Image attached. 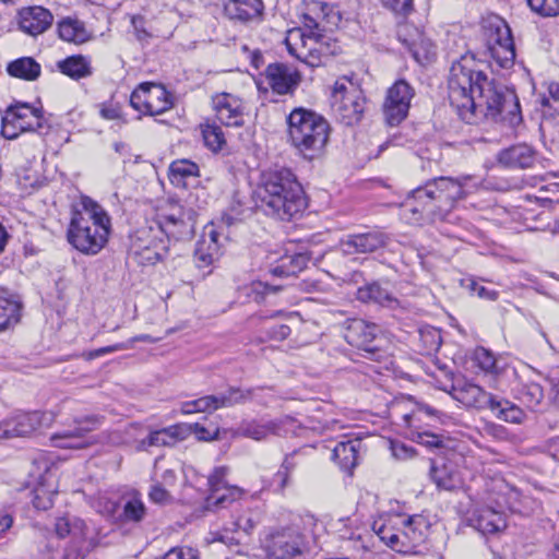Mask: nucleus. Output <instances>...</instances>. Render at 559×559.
<instances>
[{
    "mask_svg": "<svg viewBox=\"0 0 559 559\" xmlns=\"http://www.w3.org/2000/svg\"><path fill=\"white\" fill-rule=\"evenodd\" d=\"M448 87L451 106L467 123L486 118L515 127L522 121L516 95L498 87L471 57L453 62Z\"/></svg>",
    "mask_w": 559,
    "mask_h": 559,
    "instance_id": "f257e3e1",
    "label": "nucleus"
},
{
    "mask_svg": "<svg viewBox=\"0 0 559 559\" xmlns=\"http://www.w3.org/2000/svg\"><path fill=\"white\" fill-rule=\"evenodd\" d=\"M195 213L171 203L157 215L155 226L139 228L131 236L130 254L142 265H154L168 253L169 239L190 238L194 233Z\"/></svg>",
    "mask_w": 559,
    "mask_h": 559,
    "instance_id": "f03ea898",
    "label": "nucleus"
},
{
    "mask_svg": "<svg viewBox=\"0 0 559 559\" xmlns=\"http://www.w3.org/2000/svg\"><path fill=\"white\" fill-rule=\"evenodd\" d=\"M471 181L472 176H462L457 179L439 177L428 181L424 187L412 191L403 204V217L412 224L444 219L456 202L476 187L469 185Z\"/></svg>",
    "mask_w": 559,
    "mask_h": 559,
    "instance_id": "7ed1b4c3",
    "label": "nucleus"
},
{
    "mask_svg": "<svg viewBox=\"0 0 559 559\" xmlns=\"http://www.w3.org/2000/svg\"><path fill=\"white\" fill-rule=\"evenodd\" d=\"M257 205L269 216L289 221L301 214L307 201L301 185L288 168L263 170L254 190Z\"/></svg>",
    "mask_w": 559,
    "mask_h": 559,
    "instance_id": "20e7f679",
    "label": "nucleus"
},
{
    "mask_svg": "<svg viewBox=\"0 0 559 559\" xmlns=\"http://www.w3.org/2000/svg\"><path fill=\"white\" fill-rule=\"evenodd\" d=\"M72 213L68 228V241L80 252L97 254L108 242L111 219L97 202L83 197Z\"/></svg>",
    "mask_w": 559,
    "mask_h": 559,
    "instance_id": "39448f33",
    "label": "nucleus"
},
{
    "mask_svg": "<svg viewBox=\"0 0 559 559\" xmlns=\"http://www.w3.org/2000/svg\"><path fill=\"white\" fill-rule=\"evenodd\" d=\"M288 138L306 158L312 159L325 147L330 126L320 115L304 108L294 109L287 117Z\"/></svg>",
    "mask_w": 559,
    "mask_h": 559,
    "instance_id": "423d86ee",
    "label": "nucleus"
},
{
    "mask_svg": "<svg viewBox=\"0 0 559 559\" xmlns=\"http://www.w3.org/2000/svg\"><path fill=\"white\" fill-rule=\"evenodd\" d=\"M453 397L466 407L490 409L496 418L510 424H522L526 415L524 411L509 400L498 397L471 382L453 386Z\"/></svg>",
    "mask_w": 559,
    "mask_h": 559,
    "instance_id": "0eeeda50",
    "label": "nucleus"
},
{
    "mask_svg": "<svg viewBox=\"0 0 559 559\" xmlns=\"http://www.w3.org/2000/svg\"><path fill=\"white\" fill-rule=\"evenodd\" d=\"M284 43L290 56L311 68L321 66L325 57L336 53V45L329 36L308 34L304 28L289 29Z\"/></svg>",
    "mask_w": 559,
    "mask_h": 559,
    "instance_id": "6e6552de",
    "label": "nucleus"
},
{
    "mask_svg": "<svg viewBox=\"0 0 559 559\" xmlns=\"http://www.w3.org/2000/svg\"><path fill=\"white\" fill-rule=\"evenodd\" d=\"M487 50L492 60L503 69L515 61V48L509 25L499 16H491L484 23Z\"/></svg>",
    "mask_w": 559,
    "mask_h": 559,
    "instance_id": "1a4fd4ad",
    "label": "nucleus"
},
{
    "mask_svg": "<svg viewBox=\"0 0 559 559\" xmlns=\"http://www.w3.org/2000/svg\"><path fill=\"white\" fill-rule=\"evenodd\" d=\"M331 104L344 123L353 124L360 120L364 111V97L359 87L346 76L335 81Z\"/></svg>",
    "mask_w": 559,
    "mask_h": 559,
    "instance_id": "9d476101",
    "label": "nucleus"
},
{
    "mask_svg": "<svg viewBox=\"0 0 559 559\" xmlns=\"http://www.w3.org/2000/svg\"><path fill=\"white\" fill-rule=\"evenodd\" d=\"M41 109L28 104L10 106L2 117L1 133L5 139H16L22 132L36 131L43 127Z\"/></svg>",
    "mask_w": 559,
    "mask_h": 559,
    "instance_id": "9b49d317",
    "label": "nucleus"
},
{
    "mask_svg": "<svg viewBox=\"0 0 559 559\" xmlns=\"http://www.w3.org/2000/svg\"><path fill=\"white\" fill-rule=\"evenodd\" d=\"M131 106L145 115L155 116L167 111L171 106L170 94L160 84L145 82L130 96Z\"/></svg>",
    "mask_w": 559,
    "mask_h": 559,
    "instance_id": "f8f14e48",
    "label": "nucleus"
},
{
    "mask_svg": "<svg viewBox=\"0 0 559 559\" xmlns=\"http://www.w3.org/2000/svg\"><path fill=\"white\" fill-rule=\"evenodd\" d=\"M414 96L413 86L405 80H397L389 87L383 103V114L388 124L397 126L407 117Z\"/></svg>",
    "mask_w": 559,
    "mask_h": 559,
    "instance_id": "ddd939ff",
    "label": "nucleus"
},
{
    "mask_svg": "<svg viewBox=\"0 0 559 559\" xmlns=\"http://www.w3.org/2000/svg\"><path fill=\"white\" fill-rule=\"evenodd\" d=\"M406 514H389L374 521L372 530L379 539L392 550L406 555V545L404 544Z\"/></svg>",
    "mask_w": 559,
    "mask_h": 559,
    "instance_id": "4468645a",
    "label": "nucleus"
},
{
    "mask_svg": "<svg viewBox=\"0 0 559 559\" xmlns=\"http://www.w3.org/2000/svg\"><path fill=\"white\" fill-rule=\"evenodd\" d=\"M496 507H481L474 511L471 523L481 534H496L507 527V521L503 509L509 507V501L504 493H499L495 499Z\"/></svg>",
    "mask_w": 559,
    "mask_h": 559,
    "instance_id": "2eb2a0df",
    "label": "nucleus"
},
{
    "mask_svg": "<svg viewBox=\"0 0 559 559\" xmlns=\"http://www.w3.org/2000/svg\"><path fill=\"white\" fill-rule=\"evenodd\" d=\"M76 427L72 430L56 433L51 437L53 445L64 449H82L90 444L85 435L100 426V417L87 416L75 420Z\"/></svg>",
    "mask_w": 559,
    "mask_h": 559,
    "instance_id": "dca6fc26",
    "label": "nucleus"
},
{
    "mask_svg": "<svg viewBox=\"0 0 559 559\" xmlns=\"http://www.w3.org/2000/svg\"><path fill=\"white\" fill-rule=\"evenodd\" d=\"M213 109L217 119L227 127H240L243 124V103L230 94L219 93L213 99Z\"/></svg>",
    "mask_w": 559,
    "mask_h": 559,
    "instance_id": "f3484780",
    "label": "nucleus"
},
{
    "mask_svg": "<svg viewBox=\"0 0 559 559\" xmlns=\"http://www.w3.org/2000/svg\"><path fill=\"white\" fill-rule=\"evenodd\" d=\"M404 544L406 545V555L423 554L421 547L426 544L430 533V521L423 514H406Z\"/></svg>",
    "mask_w": 559,
    "mask_h": 559,
    "instance_id": "a211bd4d",
    "label": "nucleus"
},
{
    "mask_svg": "<svg viewBox=\"0 0 559 559\" xmlns=\"http://www.w3.org/2000/svg\"><path fill=\"white\" fill-rule=\"evenodd\" d=\"M301 537L292 531L276 532L266 542L271 559H292L301 552Z\"/></svg>",
    "mask_w": 559,
    "mask_h": 559,
    "instance_id": "6ab92c4d",
    "label": "nucleus"
},
{
    "mask_svg": "<svg viewBox=\"0 0 559 559\" xmlns=\"http://www.w3.org/2000/svg\"><path fill=\"white\" fill-rule=\"evenodd\" d=\"M264 78L271 90L278 95L292 94L300 82L299 73L283 63L269 64Z\"/></svg>",
    "mask_w": 559,
    "mask_h": 559,
    "instance_id": "aec40b11",
    "label": "nucleus"
},
{
    "mask_svg": "<svg viewBox=\"0 0 559 559\" xmlns=\"http://www.w3.org/2000/svg\"><path fill=\"white\" fill-rule=\"evenodd\" d=\"M259 522V514L250 509L240 511L231 516V521L224 526V532L218 534L217 539L225 544H238L241 534L249 536Z\"/></svg>",
    "mask_w": 559,
    "mask_h": 559,
    "instance_id": "412c9836",
    "label": "nucleus"
},
{
    "mask_svg": "<svg viewBox=\"0 0 559 559\" xmlns=\"http://www.w3.org/2000/svg\"><path fill=\"white\" fill-rule=\"evenodd\" d=\"M219 238L221 234L214 224L205 226L194 252L199 267H207L219 259L222 254Z\"/></svg>",
    "mask_w": 559,
    "mask_h": 559,
    "instance_id": "4be33fe9",
    "label": "nucleus"
},
{
    "mask_svg": "<svg viewBox=\"0 0 559 559\" xmlns=\"http://www.w3.org/2000/svg\"><path fill=\"white\" fill-rule=\"evenodd\" d=\"M388 242V237L380 231L349 235L340 242L341 250L345 254L373 252Z\"/></svg>",
    "mask_w": 559,
    "mask_h": 559,
    "instance_id": "5701e85b",
    "label": "nucleus"
},
{
    "mask_svg": "<svg viewBox=\"0 0 559 559\" xmlns=\"http://www.w3.org/2000/svg\"><path fill=\"white\" fill-rule=\"evenodd\" d=\"M380 331V328L374 323L362 319H353L346 329L345 338L349 344L374 355V348L370 344L376 340Z\"/></svg>",
    "mask_w": 559,
    "mask_h": 559,
    "instance_id": "b1692460",
    "label": "nucleus"
},
{
    "mask_svg": "<svg viewBox=\"0 0 559 559\" xmlns=\"http://www.w3.org/2000/svg\"><path fill=\"white\" fill-rule=\"evenodd\" d=\"M52 14L43 7H31L20 11V28L32 36L44 33L52 23Z\"/></svg>",
    "mask_w": 559,
    "mask_h": 559,
    "instance_id": "393cba45",
    "label": "nucleus"
},
{
    "mask_svg": "<svg viewBox=\"0 0 559 559\" xmlns=\"http://www.w3.org/2000/svg\"><path fill=\"white\" fill-rule=\"evenodd\" d=\"M498 162L509 168H531L536 162V152L525 143L512 145L499 152Z\"/></svg>",
    "mask_w": 559,
    "mask_h": 559,
    "instance_id": "a878e982",
    "label": "nucleus"
},
{
    "mask_svg": "<svg viewBox=\"0 0 559 559\" xmlns=\"http://www.w3.org/2000/svg\"><path fill=\"white\" fill-rule=\"evenodd\" d=\"M430 477L439 489L455 490L463 484L456 466L451 462H432Z\"/></svg>",
    "mask_w": 559,
    "mask_h": 559,
    "instance_id": "bb28decb",
    "label": "nucleus"
},
{
    "mask_svg": "<svg viewBox=\"0 0 559 559\" xmlns=\"http://www.w3.org/2000/svg\"><path fill=\"white\" fill-rule=\"evenodd\" d=\"M263 8L261 0H228L225 12L231 20L252 22L260 20Z\"/></svg>",
    "mask_w": 559,
    "mask_h": 559,
    "instance_id": "cd10ccee",
    "label": "nucleus"
},
{
    "mask_svg": "<svg viewBox=\"0 0 559 559\" xmlns=\"http://www.w3.org/2000/svg\"><path fill=\"white\" fill-rule=\"evenodd\" d=\"M46 415L40 412L32 413H19L9 419L10 423V436L15 437H28L38 430L41 426Z\"/></svg>",
    "mask_w": 559,
    "mask_h": 559,
    "instance_id": "c85d7f7f",
    "label": "nucleus"
},
{
    "mask_svg": "<svg viewBox=\"0 0 559 559\" xmlns=\"http://www.w3.org/2000/svg\"><path fill=\"white\" fill-rule=\"evenodd\" d=\"M356 522L357 520L352 518L340 519L338 524L343 526V528H338L341 536L342 538L348 540L350 544L349 547L353 550L357 552L368 551L370 550L369 543L373 536L366 530H361L358 526L353 527Z\"/></svg>",
    "mask_w": 559,
    "mask_h": 559,
    "instance_id": "c756f323",
    "label": "nucleus"
},
{
    "mask_svg": "<svg viewBox=\"0 0 559 559\" xmlns=\"http://www.w3.org/2000/svg\"><path fill=\"white\" fill-rule=\"evenodd\" d=\"M308 463L309 457L306 449H298L286 454L280 469L274 476V480L277 483L278 488L284 490L290 484L293 473L297 468L306 466Z\"/></svg>",
    "mask_w": 559,
    "mask_h": 559,
    "instance_id": "7c9ffc66",
    "label": "nucleus"
},
{
    "mask_svg": "<svg viewBox=\"0 0 559 559\" xmlns=\"http://www.w3.org/2000/svg\"><path fill=\"white\" fill-rule=\"evenodd\" d=\"M403 424L407 428L406 435L412 438L417 432L426 431L433 426L436 421V412L429 406H419L412 413L404 414Z\"/></svg>",
    "mask_w": 559,
    "mask_h": 559,
    "instance_id": "2f4dec72",
    "label": "nucleus"
},
{
    "mask_svg": "<svg viewBox=\"0 0 559 559\" xmlns=\"http://www.w3.org/2000/svg\"><path fill=\"white\" fill-rule=\"evenodd\" d=\"M20 318V301L8 289L0 287V332L15 325Z\"/></svg>",
    "mask_w": 559,
    "mask_h": 559,
    "instance_id": "473e14b6",
    "label": "nucleus"
},
{
    "mask_svg": "<svg viewBox=\"0 0 559 559\" xmlns=\"http://www.w3.org/2000/svg\"><path fill=\"white\" fill-rule=\"evenodd\" d=\"M356 296L361 302H373L389 308H394L399 305V300L376 282L359 287Z\"/></svg>",
    "mask_w": 559,
    "mask_h": 559,
    "instance_id": "72a5a7b5",
    "label": "nucleus"
},
{
    "mask_svg": "<svg viewBox=\"0 0 559 559\" xmlns=\"http://www.w3.org/2000/svg\"><path fill=\"white\" fill-rule=\"evenodd\" d=\"M277 433V424L273 420L248 419L241 421L237 428V435L260 441L270 435Z\"/></svg>",
    "mask_w": 559,
    "mask_h": 559,
    "instance_id": "f704fd0d",
    "label": "nucleus"
},
{
    "mask_svg": "<svg viewBox=\"0 0 559 559\" xmlns=\"http://www.w3.org/2000/svg\"><path fill=\"white\" fill-rule=\"evenodd\" d=\"M513 397L527 408L536 411L544 403L545 393L540 384L526 382L513 388Z\"/></svg>",
    "mask_w": 559,
    "mask_h": 559,
    "instance_id": "c9c22d12",
    "label": "nucleus"
},
{
    "mask_svg": "<svg viewBox=\"0 0 559 559\" xmlns=\"http://www.w3.org/2000/svg\"><path fill=\"white\" fill-rule=\"evenodd\" d=\"M361 448L359 440L338 442L333 450V459L344 471H352L358 464V453Z\"/></svg>",
    "mask_w": 559,
    "mask_h": 559,
    "instance_id": "e433bc0d",
    "label": "nucleus"
},
{
    "mask_svg": "<svg viewBox=\"0 0 559 559\" xmlns=\"http://www.w3.org/2000/svg\"><path fill=\"white\" fill-rule=\"evenodd\" d=\"M61 73L73 80L87 78L92 74L91 62L83 56H71L57 63Z\"/></svg>",
    "mask_w": 559,
    "mask_h": 559,
    "instance_id": "4c0bfd02",
    "label": "nucleus"
},
{
    "mask_svg": "<svg viewBox=\"0 0 559 559\" xmlns=\"http://www.w3.org/2000/svg\"><path fill=\"white\" fill-rule=\"evenodd\" d=\"M8 73L11 76L25 81H34L40 75V64L31 57L19 58L8 64Z\"/></svg>",
    "mask_w": 559,
    "mask_h": 559,
    "instance_id": "58836bf2",
    "label": "nucleus"
},
{
    "mask_svg": "<svg viewBox=\"0 0 559 559\" xmlns=\"http://www.w3.org/2000/svg\"><path fill=\"white\" fill-rule=\"evenodd\" d=\"M403 43L407 46L414 59L420 64L430 62L436 56V46L433 43L418 32L416 39L413 41L404 39Z\"/></svg>",
    "mask_w": 559,
    "mask_h": 559,
    "instance_id": "ea45409f",
    "label": "nucleus"
},
{
    "mask_svg": "<svg viewBox=\"0 0 559 559\" xmlns=\"http://www.w3.org/2000/svg\"><path fill=\"white\" fill-rule=\"evenodd\" d=\"M199 176V166L188 159H178L169 166V180L176 187H186V180Z\"/></svg>",
    "mask_w": 559,
    "mask_h": 559,
    "instance_id": "a19ab883",
    "label": "nucleus"
},
{
    "mask_svg": "<svg viewBox=\"0 0 559 559\" xmlns=\"http://www.w3.org/2000/svg\"><path fill=\"white\" fill-rule=\"evenodd\" d=\"M308 257L304 253L287 254L281 258L280 263L271 269L276 276H290L302 271L308 264Z\"/></svg>",
    "mask_w": 559,
    "mask_h": 559,
    "instance_id": "79ce46f5",
    "label": "nucleus"
},
{
    "mask_svg": "<svg viewBox=\"0 0 559 559\" xmlns=\"http://www.w3.org/2000/svg\"><path fill=\"white\" fill-rule=\"evenodd\" d=\"M58 33L62 40L69 43L82 44L88 39V33L79 20H62L58 25Z\"/></svg>",
    "mask_w": 559,
    "mask_h": 559,
    "instance_id": "37998d69",
    "label": "nucleus"
},
{
    "mask_svg": "<svg viewBox=\"0 0 559 559\" xmlns=\"http://www.w3.org/2000/svg\"><path fill=\"white\" fill-rule=\"evenodd\" d=\"M57 493V485L53 479H43L33 491V504L38 510H48L53 504V497Z\"/></svg>",
    "mask_w": 559,
    "mask_h": 559,
    "instance_id": "c03bdc74",
    "label": "nucleus"
},
{
    "mask_svg": "<svg viewBox=\"0 0 559 559\" xmlns=\"http://www.w3.org/2000/svg\"><path fill=\"white\" fill-rule=\"evenodd\" d=\"M246 491L237 486H228L218 493H210L206 498L207 509L228 508L234 502L241 500Z\"/></svg>",
    "mask_w": 559,
    "mask_h": 559,
    "instance_id": "a18cd8bd",
    "label": "nucleus"
},
{
    "mask_svg": "<svg viewBox=\"0 0 559 559\" xmlns=\"http://www.w3.org/2000/svg\"><path fill=\"white\" fill-rule=\"evenodd\" d=\"M146 515V507L139 496L129 497L122 508L120 520L124 523H140Z\"/></svg>",
    "mask_w": 559,
    "mask_h": 559,
    "instance_id": "49530a36",
    "label": "nucleus"
},
{
    "mask_svg": "<svg viewBox=\"0 0 559 559\" xmlns=\"http://www.w3.org/2000/svg\"><path fill=\"white\" fill-rule=\"evenodd\" d=\"M323 8L319 3H312L307 12L302 14V27L308 34H323L322 22L324 20Z\"/></svg>",
    "mask_w": 559,
    "mask_h": 559,
    "instance_id": "de8ad7c7",
    "label": "nucleus"
},
{
    "mask_svg": "<svg viewBox=\"0 0 559 559\" xmlns=\"http://www.w3.org/2000/svg\"><path fill=\"white\" fill-rule=\"evenodd\" d=\"M250 397L251 391H242L238 388H230L227 392L214 395L216 409L245 403Z\"/></svg>",
    "mask_w": 559,
    "mask_h": 559,
    "instance_id": "09e8293b",
    "label": "nucleus"
},
{
    "mask_svg": "<svg viewBox=\"0 0 559 559\" xmlns=\"http://www.w3.org/2000/svg\"><path fill=\"white\" fill-rule=\"evenodd\" d=\"M202 135L204 144L213 152L221 151L226 144L222 128L214 123H206L202 126Z\"/></svg>",
    "mask_w": 559,
    "mask_h": 559,
    "instance_id": "8fccbe9b",
    "label": "nucleus"
},
{
    "mask_svg": "<svg viewBox=\"0 0 559 559\" xmlns=\"http://www.w3.org/2000/svg\"><path fill=\"white\" fill-rule=\"evenodd\" d=\"M543 115L559 118V84L550 83L547 88V94L542 97Z\"/></svg>",
    "mask_w": 559,
    "mask_h": 559,
    "instance_id": "3c124183",
    "label": "nucleus"
},
{
    "mask_svg": "<svg viewBox=\"0 0 559 559\" xmlns=\"http://www.w3.org/2000/svg\"><path fill=\"white\" fill-rule=\"evenodd\" d=\"M179 428L174 426L167 429H162L150 433L147 439L144 441L150 447L169 445L174 443L178 437Z\"/></svg>",
    "mask_w": 559,
    "mask_h": 559,
    "instance_id": "603ef678",
    "label": "nucleus"
},
{
    "mask_svg": "<svg viewBox=\"0 0 559 559\" xmlns=\"http://www.w3.org/2000/svg\"><path fill=\"white\" fill-rule=\"evenodd\" d=\"M420 342L423 343L424 350L430 355L436 353L442 343L440 331L433 328H426L419 331Z\"/></svg>",
    "mask_w": 559,
    "mask_h": 559,
    "instance_id": "864d4df0",
    "label": "nucleus"
},
{
    "mask_svg": "<svg viewBox=\"0 0 559 559\" xmlns=\"http://www.w3.org/2000/svg\"><path fill=\"white\" fill-rule=\"evenodd\" d=\"M394 15L406 17L414 11V0H379Z\"/></svg>",
    "mask_w": 559,
    "mask_h": 559,
    "instance_id": "5fc2aeb1",
    "label": "nucleus"
},
{
    "mask_svg": "<svg viewBox=\"0 0 559 559\" xmlns=\"http://www.w3.org/2000/svg\"><path fill=\"white\" fill-rule=\"evenodd\" d=\"M531 9L542 16H556L559 14V0H527Z\"/></svg>",
    "mask_w": 559,
    "mask_h": 559,
    "instance_id": "6e6d98bb",
    "label": "nucleus"
},
{
    "mask_svg": "<svg viewBox=\"0 0 559 559\" xmlns=\"http://www.w3.org/2000/svg\"><path fill=\"white\" fill-rule=\"evenodd\" d=\"M131 24L133 27V33L139 41L147 43L151 38H153V28L151 25H148L147 21L143 16H132Z\"/></svg>",
    "mask_w": 559,
    "mask_h": 559,
    "instance_id": "4d7b16f0",
    "label": "nucleus"
},
{
    "mask_svg": "<svg viewBox=\"0 0 559 559\" xmlns=\"http://www.w3.org/2000/svg\"><path fill=\"white\" fill-rule=\"evenodd\" d=\"M411 439L428 449L442 448L444 445L443 436L431 432L429 429L413 435Z\"/></svg>",
    "mask_w": 559,
    "mask_h": 559,
    "instance_id": "13d9d810",
    "label": "nucleus"
},
{
    "mask_svg": "<svg viewBox=\"0 0 559 559\" xmlns=\"http://www.w3.org/2000/svg\"><path fill=\"white\" fill-rule=\"evenodd\" d=\"M228 473V468L225 466L216 467L213 473L209 476L207 484L211 493H218L229 485L226 481V475Z\"/></svg>",
    "mask_w": 559,
    "mask_h": 559,
    "instance_id": "bf43d9fd",
    "label": "nucleus"
},
{
    "mask_svg": "<svg viewBox=\"0 0 559 559\" xmlns=\"http://www.w3.org/2000/svg\"><path fill=\"white\" fill-rule=\"evenodd\" d=\"M475 360L479 368L486 372H493L496 370V358L492 353L484 347L475 350Z\"/></svg>",
    "mask_w": 559,
    "mask_h": 559,
    "instance_id": "052dcab7",
    "label": "nucleus"
},
{
    "mask_svg": "<svg viewBox=\"0 0 559 559\" xmlns=\"http://www.w3.org/2000/svg\"><path fill=\"white\" fill-rule=\"evenodd\" d=\"M98 513L105 516H114L118 511L119 504L116 500L106 495H100L94 504Z\"/></svg>",
    "mask_w": 559,
    "mask_h": 559,
    "instance_id": "680f3d73",
    "label": "nucleus"
},
{
    "mask_svg": "<svg viewBox=\"0 0 559 559\" xmlns=\"http://www.w3.org/2000/svg\"><path fill=\"white\" fill-rule=\"evenodd\" d=\"M128 347L129 346L126 345L124 343H117L115 345L105 346V347H100V348H97V349L84 352L83 353V358L86 359V360H93L95 358H98V357L107 355V354H111V353H115V352H118V350L128 349Z\"/></svg>",
    "mask_w": 559,
    "mask_h": 559,
    "instance_id": "e2e57ef3",
    "label": "nucleus"
},
{
    "mask_svg": "<svg viewBox=\"0 0 559 559\" xmlns=\"http://www.w3.org/2000/svg\"><path fill=\"white\" fill-rule=\"evenodd\" d=\"M467 287L469 288V290L472 293H474L475 295H477L481 299L496 300L498 298V296H499V293L497 290L488 289L487 287H485L484 285L477 283L474 280H469L468 281Z\"/></svg>",
    "mask_w": 559,
    "mask_h": 559,
    "instance_id": "0e129e2a",
    "label": "nucleus"
},
{
    "mask_svg": "<svg viewBox=\"0 0 559 559\" xmlns=\"http://www.w3.org/2000/svg\"><path fill=\"white\" fill-rule=\"evenodd\" d=\"M148 497L151 501L160 504L169 502L171 498L166 487L158 481L152 485Z\"/></svg>",
    "mask_w": 559,
    "mask_h": 559,
    "instance_id": "69168bd1",
    "label": "nucleus"
},
{
    "mask_svg": "<svg viewBox=\"0 0 559 559\" xmlns=\"http://www.w3.org/2000/svg\"><path fill=\"white\" fill-rule=\"evenodd\" d=\"M391 451L392 455L399 460H408L416 455V451L413 447L399 441L391 442Z\"/></svg>",
    "mask_w": 559,
    "mask_h": 559,
    "instance_id": "338daca9",
    "label": "nucleus"
},
{
    "mask_svg": "<svg viewBox=\"0 0 559 559\" xmlns=\"http://www.w3.org/2000/svg\"><path fill=\"white\" fill-rule=\"evenodd\" d=\"M14 524V512L11 508L0 510V539L4 538L5 534Z\"/></svg>",
    "mask_w": 559,
    "mask_h": 559,
    "instance_id": "774afa93",
    "label": "nucleus"
}]
</instances>
